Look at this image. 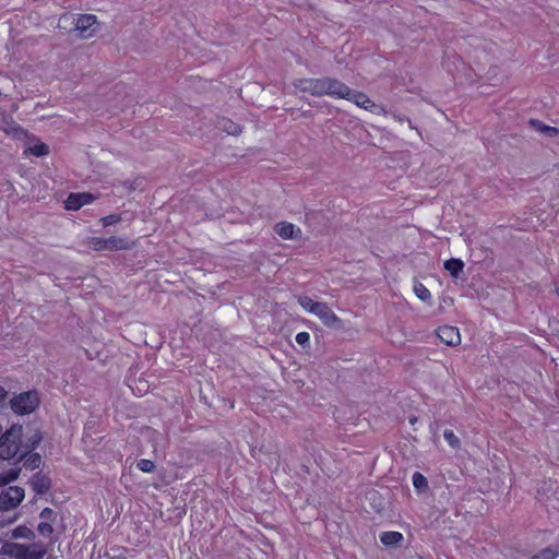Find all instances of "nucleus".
I'll list each match as a JSON object with an SVG mask.
<instances>
[{
	"mask_svg": "<svg viewBox=\"0 0 559 559\" xmlns=\"http://www.w3.org/2000/svg\"><path fill=\"white\" fill-rule=\"evenodd\" d=\"M39 399L36 392H25L10 401L11 408L20 415L29 414L38 406Z\"/></svg>",
	"mask_w": 559,
	"mask_h": 559,
	"instance_id": "7ed1b4c3",
	"label": "nucleus"
},
{
	"mask_svg": "<svg viewBox=\"0 0 559 559\" xmlns=\"http://www.w3.org/2000/svg\"><path fill=\"white\" fill-rule=\"evenodd\" d=\"M559 552L550 548L544 549L534 556L535 559H556Z\"/></svg>",
	"mask_w": 559,
	"mask_h": 559,
	"instance_id": "bb28decb",
	"label": "nucleus"
},
{
	"mask_svg": "<svg viewBox=\"0 0 559 559\" xmlns=\"http://www.w3.org/2000/svg\"><path fill=\"white\" fill-rule=\"evenodd\" d=\"M33 489L39 493H46L50 488V480L45 476H35L32 481Z\"/></svg>",
	"mask_w": 559,
	"mask_h": 559,
	"instance_id": "f3484780",
	"label": "nucleus"
},
{
	"mask_svg": "<svg viewBox=\"0 0 559 559\" xmlns=\"http://www.w3.org/2000/svg\"><path fill=\"white\" fill-rule=\"evenodd\" d=\"M87 245L90 248L96 251L107 250L106 238L103 237H91L87 240Z\"/></svg>",
	"mask_w": 559,
	"mask_h": 559,
	"instance_id": "412c9836",
	"label": "nucleus"
},
{
	"mask_svg": "<svg viewBox=\"0 0 559 559\" xmlns=\"http://www.w3.org/2000/svg\"><path fill=\"white\" fill-rule=\"evenodd\" d=\"M94 201V197L87 192L70 193L64 201V207L69 211H76Z\"/></svg>",
	"mask_w": 559,
	"mask_h": 559,
	"instance_id": "1a4fd4ad",
	"label": "nucleus"
},
{
	"mask_svg": "<svg viewBox=\"0 0 559 559\" xmlns=\"http://www.w3.org/2000/svg\"><path fill=\"white\" fill-rule=\"evenodd\" d=\"M295 340L298 345L306 347L310 343V334L308 332H299L297 333Z\"/></svg>",
	"mask_w": 559,
	"mask_h": 559,
	"instance_id": "cd10ccee",
	"label": "nucleus"
},
{
	"mask_svg": "<svg viewBox=\"0 0 559 559\" xmlns=\"http://www.w3.org/2000/svg\"><path fill=\"white\" fill-rule=\"evenodd\" d=\"M324 82L325 78L322 79H299L294 82V86L296 90L302 93H308L312 96H324Z\"/></svg>",
	"mask_w": 559,
	"mask_h": 559,
	"instance_id": "39448f33",
	"label": "nucleus"
},
{
	"mask_svg": "<svg viewBox=\"0 0 559 559\" xmlns=\"http://www.w3.org/2000/svg\"><path fill=\"white\" fill-rule=\"evenodd\" d=\"M414 293L423 301H428L431 298L429 289L421 283H416L414 285Z\"/></svg>",
	"mask_w": 559,
	"mask_h": 559,
	"instance_id": "4be33fe9",
	"label": "nucleus"
},
{
	"mask_svg": "<svg viewBox=\"0 0 559 559\" xmlns=\"http://www.w3.org/2000/svg\"><path fill=\"white\" fill-rule=\"evenodd\" d=\"M275 231L283 239H293L298 233H300L299 229H296L295 225L287 222L278 223L275 226Z\"/></svg>",
	"mask_w": 559,
	"mask_h": 559,
	"instance_id": "4468645a",
	"label": "nucleus"
},
{
	"mask_svg": "<svg viewBox=\"0 0 559 559\" xmlns=\"http://www.w3.org/2000/svg\"><path fill=\"white\" fill-rule=\"evenodd\" d=\"M532 124L535 127L536 130L547 134L548 136H555L559 133L557 128L543 124L539 121H532Z\"/></svg>",
	"mask_w": 559,
	"mask_h": 559,
	"instance_id": "5701e85b",
	"label": "nucleus"
},
{
	"mask_svg": "<svg viewBox=\"0 0 559 559\" xmlns=\"http://www.w3.org/2000/svg\"><path fill=\"white\" fill-rule=\"evenodd\" d=\"M47 552V549L41 543H33L31 545L21 546L17 549V559H41Z\"/></svg>",
	"mask_w": 559,
	"mask_h": 559,
	"instance_id": "6e6552de",
	"label": "nucleus"
},
{
	"mask_svg": "<svg viewBox=\"0 0 559 559\" xmlns=\"http://www.w3.org/2000/svg\"><path fill=\"white\" fill-rule=\"evenodd\" d=\"M107 250H127L130 248V241L126 238L111 236L106 238Z\"/></svg>",
	"mask_w": 559,
	"mask_h": 559,
	"instance_id": "2eb2a0df",
	"label": "nucleus"
},
{
	"mask_svg": "<svg viewBox=\"0 0 559 559\" xmlns=\"http://www.w3.org/2000/svg\"><path fill=\"white\" fill-rule=\"evenodd\" d=\"M229 124V128H227L226 126H224V128L226 129L227 133L229 134H238L240 132V129L237 124L233 123L231 121H225V124Z\"/></svg>",
	"mask_w": 559,
	"mask_h": 559,
	"instance_id": "2f4dec72",
	"label": "nucleus"
},
{
	"mask_svg": "<svg viewBox=\"0 0 559 559\" xmlns=\"http://www.w3.org/2000/svg\"><path fill=\"white\" fill-rule=\"evenodd\" d=\"M49 153V147L44 142L37 141L24 151V155H34L36 157L45 156Z\"/></svg>",
	"mask_w": 559,
	"mask_h": 559,
	"instance_id": "dca6fc26",
	"label": "nucleus"
},
{
	"mask_svg": "<svg viewBox=\"0 0 559 559\" xmlns=\"http://www.w3.org/2000/svg\"><path fill=\"white\" fill-rule=\"evenodd\" d=\"M39 440H40V437H37V438H36V440H35V441L33 442V444H32V448H33V449L37 445V443L39 442Z\"/></svg>",
	"mask_w": 559,
	"mask_h": 559,
	"instance_id": "72a5a7b5",
	"label": "nucleus"
},
{
	"mask_svg": "<svg viewBox=\"0 0 559 559\" xmlns=\"http://www.w3.org/2000/svg\"><path fill=\"white\" fill-rule=\"evenodd\" d=\"M298 302L306 311L310 313H313L316 306L319 304V301H314L308 296H300L298 298Z\"/></svg>",
	"mask_w": 559,
	"mask_h": 559,
	"instance_id": "b1692460",
	"label": "nucleus"
},
{
	"mask_svg": "<svg viewBox=\"0 0 559 559\" xmlns=\"http://www.w3.org/2000/svg\"><path fill=\"white\" fill-rule=\"evenodd\" d=\"M440 341L449 346H455L461 342L460 331L455 326L443 325L437 330Z\"/></svg>",
	"mask_w": 559,
	"mask_h": 559,
	"instance_id": "9b49d317",
	"label": "nucleus"
},
{
	"mask_svg": "<svg viewBox=\"0 0 559 559\" xmlns=\"http://www.w3.org/2000/svg\"><path fill=\"white\" fill-rule=\"evenodd\" d=\"M24 499V489L17 486L9 487L0 493V527L12 522V519H5L4 511L16 508Z\"/></svg>",
	"mask_w": 559,
	"mask_h": 559,
	"instance_id": "f03ea898",
	"label": "nucleus"
},
{
	"mask_svg": "<svg viewBox=\"0 0 559 559\" xmlns=\"http://www.w3.org/2000/svg\"><path fill=\"white\" fill-rule=\"evenodd\" d=\"M0 129H2L5 133L11 134L13 136H19L23 133L22 128L12 119V117L8 116L3 110L0 109Z\"/></svg>",
	"mask_w": 559,
	"mask_h": 559,
	"instance_id": "ddd939ff",
	"label": "nucleus"
},
{
	"mask_svg": "<svg viewBox=\"0 0 559 559\" xmlns=\"http://www.w3.org/2000/svg\"><path fill=\"white\" fill-rule=\"evenodd\" d=\"M120 221V216L117 214H111L108 216H105L100 219L104 227L111 226Z\"/></svg>",
	"mask_w": 559,
	"mask_h": 559,
	"instance_id": "c756f323",
	"label": "nucleus"
},
{
	"mask_svg": "<svg viewBox=\"0 0 559 559\" xmlns=\"http://www.w3.org/2000/svg\"><path fill=\"white\" fill-rule=\"evenodd\" d=\"M72 20L74 24V32H76L78 36L82 38L92 37L98 27L97 19L93 14H83Z\"/></svg>",
	"mask_w": 559,
	"mask_h": 559,
	"instance_id": "20e7f679",
	"label": "nucleus"
},
{
	"mask_svg": "<svg viewBox=\"0 0 559 559\" xmlns=\"http://www.w3.org/2000/svg\"><path fill=\"white\" fill-rule=\"evenodd\" d=\"M464 263L460 259H450L444 262V269L454 277L463 271Z\"/></svg>",
	"mask_w": 559,
	"mask_h": 559,
	"instance_id": "6ab92c4d",
	"label": "nucleus"
},
{
	"mask_svg": "<svg viewBox=\"0 0 559 559\" xmlns=\"http://www.w3.org/2000/svg\"><path fill=\"white\" fill-rule=\"evenodd\" d=\"M56 512L50 508H45L41 510L39 518L40 522L38 523L37 531L44 537H50L53 533V523L56 521Z\"/></svg>",
	"mask_w": 559,
	"mask_h": 559,
	"instance_id": "423d86ee",
	"label": "nucleus"
},
{
	"mask_svg": "<svg viewBox=\"0 0 559 559\" xmlns=\"http://www.w3.org/2000/svg\"><path fill=\"white\" fill-rule=\"evenodd\" d=\"M416 420H417V418H416V417H412V418H409V423H411L412 425H414V424L416 423Z\"/></svg>",
	"mask_w": 559,
	"mask_h": 559,
	"instance_id": "f704fd0d",
	"label": "nucleus"
},
{
	"mask_svg": "<svg viewBox=\"0 0 559 559\" xmlns=\"http://www.w3.org/2000/svg\"><path fill=\"white\" fill-rule=\"evenodd\" d=\"M380 540L385 546H393L403 540L400 532H384L380 535Z\"/></svg>",
	"mask_w": 559,
	"mask_h": 559,
	"instance_id": "a211bd4d",
	"label": "nucleus"
},
{
	"mask_svg": "<svg viewBox=\"0 0 559 559\" xmlns=\"http://www.w3.org/2000/svg\"><path fill=\"white\" fill-rule=\"evenodd\" d=\"M412 483L416 490L425 491L428 488L427 478L419 472H415L412 476Z\"/></svg>",
	"mask_w": 559,
	"mask_h": 559,
	"instance_id": "aec40b11",
	"label": "nucleus"
},
{
	"mask_svg": "<svg viewBox=\"0 0 559 559\" xmlns=\"http://www.w3.org/2000/svg\"><path fill=\"white\" fill-rule=\"evenodd\" d=\"M345 99L366 110L373 111L377 108V105L365 93L352 90L350 87Z\"/></svg>",
	"mask_w": 559,
	"mask_h": 559,
	"instance_id": "9d476101",
	"label": "nucleus"
},
{
	"mask_svg": "<svg viewBox=\"0 0 559 559\" xmlns=\"http://www.w3.org/2000/svg\"><path fill=\"white\" fill-rule=\"evenodd\" d=\"M443 438L451 448L456 449L460 447V439L455 436V433L452 430L445 429L443 431Z\"/></svg>",
	"mask_w": 559,
	"mask_h": 559,
	"instance_id": "393cba45",
	"label": "nucleus"
},
{
	"mask_svg": "<svg viewBox=\"0 0 559 559\" xmlns=\"http://www.w3.org/2000/svg\"><path fill=\"white\" fill-rule=\"evenodd\" d=\"M17 474L15 472H9L0 475V486L9 485L14 481Z\"/></svg>",
	"mask_w": 559,
	"mask_h": 559,
	"instance_id": "c85d7f7f",
	"label": "nucleus"
},
{
	"mask_svg": "<svg viewBox=\"0 0 559 559\" xmlns=\"http://www.w3.org/2000/svg\"><path fill=\"white\" fill-rule=\"evenodd\" d=\"M22 426L12 425L0 438V459L11 460L21 451Z\"/></svg>",
	"mask_w": 559,
	"mask_h": 559,
	"instance_id": "f257e3e1",
	"label": "nucleus"
},
{
	"mask_svg": "<svg viewBox=\"0 0 559 559\" xmlns=\"http://www.w3.org/2000/svg\"><path fill=\"white\" fill-rule=\"evenodd\" d=\"M348 86L343 82L332 79L325 78L324 82V96H330L336 99H345L346 94L348 93Z\"/></svg>",
	"mask_w": 559,
	"mask_h": 559,
	"instance_id": "0eeeda50",
	"label": "nucleus"
},
{
	"mask_svg": "<svg viewBox=\"0 0 559 559\" xmlns=\"http://www.w3.org/2000/svg\"><path fill=\"white\" fill-rule=\"evenodd\" d=\"M70 19H72V16H69V15L64 14V15L61 16L60 22H67Z\"/></svg>",
	"mask_w": 559,
	"mask_h": 559,
	"instance_id": "473e14b6",
	"label": "nucleus"
},
{
	"mask_svg": "<svg viewBox=\"0 0 559 559\" xmlns=\"http://www.w3.org/2000/svg\"><path fill=\"white\" fill-rule=\"evenodd\" d=\"M312 314L318 317L326 326H334L338 321V318L335 316V313L324 302H319L316 306Z\"/></svg>",
	"mask_w": 559,
	"mask_h": 559,
	"instance_id": "f8f14e48",
	"label": "nucleus"
},
{
	"mask_svg": "<svg viewBox=\"0 0 559 559\" xmlns=\"http://www.w3.org/2000/svg\"><path fill=\"white\" fill-rule=\"evenodd\" d=\"M136 466L140 471L144 472V473H151L154 471L155 468V464L153 461L151 460H147V459H141L138 463H136Z\"/></svg>",
	"mask_w": 559,
	"mask_h": 559,
	"instance_id": "a878e982",
	"label": "nucleus"
},
{
	"mask_svg": "<svg viewBox=\"0 0 559 559\" xmlns=\"http://www.w3.org/2000/svg\"><path fill=\"white\" fill-rule=\"evenodd\" d=\"M8 396L9 392L0 385V412H2L7 406Z\"/></svg>",
	"mask_w": 559,
	"mask_h": 559,
	"instance_id": "7c9ffc66",
	"label": "nucleus"
}]
</instances>
